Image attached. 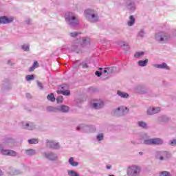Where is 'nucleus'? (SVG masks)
<instances>
[{
	"instance_id": "1",
	"label": "nucleus",
	"mask_w": 176,
	"mask_h": 176,
	"mask_svg": "<svg viewBox=\"0 0 176 176\" xmlns=\"http://www.w3.org/2000/svg\"><path fill=\"white\" fill-rule=\"evenodd\" d=\"M65 20L67 21L68 24L69 25H72V27H76V25H79V20L76 16H75V14L72 12H67L65 14Z\"/></svg>"
},
{
	"instance_id": "2",
	"label": "nucleus",
	"mask_w": 176,
	"mask_h": 176,
	"mask_svg": "<svg viewBox=\"0 0 176 176\" xmlns=\"http://www.w3.org/2000/svg\"><path fill=\"white\" fill-rule=\"evenodd\" d=\"M85 17H87V19H89V20H90V21H92V23L98 21V16L96 13L95 10H85Z\"/></svg>"
},
{
	"instance_id": "3",
	"label": "nucleus",
	"mask_w": 176,
	"mask_h": 176,
	"mask_svg": "<svg viewBox=\"0 0 176 176\" xmlns=\"http://www.w3.org/2000/svg\"><path fill=\"white\" fill-rule=\"evenodd\" d=\"M155 38L158 42H166V41L170 40V36L167 35L166 32H163L157 33Z\"/></svg>"
},
{
	"instance_id": "4",
	"label": "nucleus",
	"mask_w": 176,
	"mask_h": 176,
	"mask_svg": "<svg viewBox=\"0 0 176 176\" xmlns=\"http://www.w3.org/2000/svg\"><path fill=\"white\" fill-rule=\"evenodd\" d=\"M141 168L138 166H129L128 168L127 174L128 175L135 176L140 173Z\"/></svg>"
},
{
	"instance_id": "5",
	"label": "nucleus",
	"mask_w": 176,
	"mask_h": 176,
	"mask_svg": "<svg viewBox=\"0 0 176 176\" xmlns=\"http://www.w3.org/2000/svg\"><path fill=\"white\" fill-rule=\"evenodd\" d=\"M13 18H8L7 16H0V24H9L13 21Z\"/></svg>"
},
{
	"instance_id": "6",
	"label": "nucleus",
	"mask_w": 176,
	"mask_h": 176,
	"mask_svg": "<svg viewBox=\"0 0 176 176\" xmlns=\"http://www.w3.org/2000/svg\"><path fill=\"white\" fill-rule=\"evenodd\" d=\"M2 155H6V156H16L17 153L13 150H1Z\"/></svg>"
},
{
	"instance_id": "7",
	"label": "nucleus",
	"mask_w": 176,
	"mask_h": 176,
	"mask_svg": "<svg viewBox=\"0 0 176 176\" xmlns=\"http://www.w3.org/2000/svg\"><path fill=\"white\" fill-rule=\"evenodd\" d=\"M158 112H160V108H149L147 110V115H155V113H157Z\"/></svg>"
},
{
	"instance_id": "8",
	"label": "nucleus",
	"mask_w": 176,
	"mask_h": 176,
	"mask_svg": "<svg viewBox=\"0 0 176 176\" xmlns=\"http://www.w3.org/2000/svg\"><path fill=\"white\" fill-rule=\"evenodd\" d=\"M47 146H50V148H53L54 149H58V148H59L58 143L53 141L47 142Z\"/></svg>"
},
{
	"instance_id": "9",
	"label": "nucleus",
	"mask_w": 176,
	"mask_h": 176,
	"mask_svg": "<svg viewBox=\"0 0 176 176\" xmlns=\"http://www.w3.org/2000/svg\"><path fill=\"white\" fill-rule=\"evenodd\" d=\"M102 107H104V102L102 101L93 103V107L95 108V109H100V108H102Z\"/></svg>"
},
{
	"instance_id": "10",
	"label": "nucleus",
	"mask_w": 176,
	"mask_h": 176,
	"mask_svg": "<svg viewBox=\"0 0 176 176\" xmlns=\"http://www.w3.org/2000/svg\"><path fill=\"white\" fill-rule=\"evenodd\" d=\"M67 113L69 111V107L68 106L62 105L60 107H58V111Z\"/></svg>"
},
{
	"instance_id": "11",
	"label": "nucleus",
	"mask_w": 176,
	"mask_h": 176,
	"mask_svg": "<svg viewBox=\"0 0 176 176\" xmlns=\"http://www.w3.org/2000/svg\"><path fill=\"white\" fill-rule=\"evenodd\" d=\"M160 160H164V159H167L168 157V152L167 151H162L160 152Z\"/></svg>"
},
{
	"instance_id": "12",
	"label": "nucleus",
	"mask_w": 176,
	"mask_h": 176,
	"mask_svg": "<svg viewBox=\"0 0 176 176\" xmlns=\"http://www.w3.org/2000/svg\"><path fill=\"white\" fill-rule=\"evenodd\" d=\"M39 67V63L38 61L35 60L32 65V67H30V72H33V71H35V68H38Z\"/></svg>"
},
{
	"instance_id": "13",
	"label": "nucleus",
	"mask_w": 176,
	"mask_h": 176,
	"mask_svg": "<svg viewBox=\"0 0 176 176\" xmlns=\"http://www.w3.org/2000/svg\"><path fill=\"white\" fill-rule=\"evenodd\" d=\"M163 144V140L159 138L153 139V145H162Z\"/></svg>"
},
{
	"instance_id": "14",
	"label": "nucleus",
	"mask_w": 176,
	"mask_h": 176,
	"mask_svg": "<svg viewBox=\"0 0 176 176\" xmlns=\"http://www.w3.org/2000/svg\"><path fill=\"white\" fill-rule=\"evenodd\" d=\"M47 99L48 101H51V102H54L56 101V98H54V94L51 93L47 96Z\"/></svg>"
},
{
	"instance_id": "15",
	"label": "nucleus",
	"mask_w": 176,
	"mask_h": 176,
	"mask_svg": "<svg viewBox=\"0 0 176 176\" xmlns=\"http://www.w3.org/2000/svg\"><path fill=\"white\" fill-rule=\"evenodd\" d=\"M69 163L72 166V167H78V166H79V163L74 162V157H72L69 160Z\"/></svg>"
},
{
	"instance_id": "16",
	"label": "nucleus",
	"mask_w": 176,
	"mask_h": 176,
	"mask_svg": "<svg viewBox=\"0 0 176 176\" xmlns=\"http://www.w3.org/2000/svg\"><path fill=\"white\" fill-rule=\"evenodd\" d=\"M134 23H135V19H134V16H133V15H131L129 16V21H128L129 27H131V25H133Z\"/></svg>"
},
{
	"instance_id": "17",
	"label": "nucleus",
	"mask_w": 176,
	"mask_h": 176,
	"mask_svg": "<svg viewBox=\"0 0 176 176\" xmlns=\"http://www.w3.org/2000/svg\"><path fill=\"white\" fill-rule=\"evenodd\" d=\"M117 94H118V96H120V97H122V98H129V94H127V93L118 91Z\"/></svg>"
},
{
	"instance_id": "18",
	"label": "nucleus",
	"mask_w": 176,
	"mask_h": 176,
	"mask_svg": "<svg viewBox=\"0 0 176 176\" xmlns=\"http://www.w3.org/2000/svg\"><path fill=\"white\" fill-rule=\"evenodd\" d=\"M117 111H121L122 113H129V109L127 107H118L117 109Z\"/></svg>"
},
{
	"instance_id": "19",
	"label": "nucleus",
	"mask_w": 176,
	"mask_h": 176,
	"mask_svg": "<svg viewBox=\"0 0 176 176\" xmlns=\"http://www.w3.org/2000/svg\"><path fill=\"white\" fill-rule=\"evenodd\" d=\"M58 94H63V96H71V92L68 90L65 91H58Z\"/></svg>"
},
{
	"instance_id": "20",
	"label": "nucleus",
	"mask_w": 176,
	"mask_h": 176,
	"mask_svg": "<svg viewBox=\"0 0 176 176\" xmlns=\"http://www.w3.org/2000/svg\"><path fill=\"white\" fill-rule=\"evenodd\" d=\"M25 153L28 156H32V155H35V150L32 149V148L28 149L25 151Z\"/></svg>"
},
{
	"instance_id": "21",
	"label": "nucleus",
	"mask_w": 176,
	"mask_h": 176,
	"mask_svg": "<svg viewBox=\"0 0 176 176\" xmlns=\"http://www.w3.org/2000/svg\"><path fill=\"white\" fill-rule=\"evenodd\" d=\"M47 111V112H58V109L57 107H48Z\"/></svg>"
},
{
	"instance_id": "22",
	"label": "nucleus",
	"mask_w": 176,
	"mask_h": 176,
	"mask_svg": "<svg viewBox=\"0 0 176 176\" xmlns=\"http://www.w3.org/2000/svg\"><path fill=\"white\" fill-rule=\"evenodd\" d=\"M148 64V59H145L144 60H139L138 65L140 67H145Z\"/></svg>"
},
{
	"instance_id": "23",
	"label": "nucleus",
	"mask_w": 176,
	"mask_h": 176,
	"mask_svg": "<svg viewBox=\"0 0 176 176\" xmlns=\"http://www.w3.org/2000/svg\"><path fill=\"white\" fill-rule=\"evenodd\" d=\"M47 157L50 160H57V156L54 155V154H49L48 155H47Z\"/></svg>"
},
{
	"instance_id": "24",
	"label": "nucleus",
	"mask_w": 176,
	"mask_h": 176,
	"mask_svg": "<svg viewBox=\"0 0 176 176\" xmlns=\"http://www.w3.org/2000/svg\"><path fill=\"white\" fill-rule=\"evenodd\" d=\"M68 175L69 176H79V173L75 172V170H69Z\"/></svg>"
},
{
	"instance_id": "25",
	"label": "nucleus",
	"mask_w": 176,
	"mask_h": 176,
	"mask_svg": "<svg viewBox=\"0 0 176 176\" xmlns=\"http://www.w3.org/2000/svg\"><path fill=\"white\" fill-rule=\"evenodd\" d=\"M144 144H146V145H153V139L144 140Z\"/></svg>"
},
{
	"instance_id": "26",
	"label": "nucleus",
	"mask_w": 176,
	"mask_h": 176,
	"mask_svg": "<svg viewBox=\"0 0 176 176\" xmlns=\"http://www.w3.org/2000/svg\"><path fill=\"white\" fill-rule=\"evenodd\" d=\"M144 52H136L134 55V57H135L136 58H138L139 57H142V56H144Z\"/></svg>"
},
{
	"instance_id": "27",
	"label": "nucleus",
	"mask_w": 176,
	"mask_h": 176,
	"mask_svg": "<svg viewBox=\"0 0 176 176\" xmlns=\"http://www.w3.org/2000/svg\"><path fill=\"white\" fill-rule=\"evenodd\" d=\"M35 79V76L34 75H28L26 76V80H34Z\"/></svg>"
},
{
	"instance_id": "28",
	"label": "nucleus",
	"mask_w": 176,
	"mask_h": 176,
	"mask_svg": "<svg viewBox=\"0 0 176 176\" xmlns=\"http://www.w3.org/2000/svg\"><path fill=\"white\" fill-rule=\"evenodd\" d=\"M138 126H140V127H142L143 129H146V123L144 122H139Z\"/></svg>"
},
{
	"instance_id": "29",
	"label": "nucleus",
	"mask_w": 176,
	"mask_h": 176,
	"mask_svg": "<svg viewBox=\"0 0 176 176\" xmlns=\"http://www.w3.org/2000/svg\"><path fill=\"white\" fill-rule=\"evenodd\" d=\"M161 69H170V67L167 65V64L163 63L162 64H161Z\"/></svg>"
},
{
	"instance_id": "30",
	"label": "nucleus",
	"mask_w": 176,
	"mask_h": 176,
	"mask_svg": "<svg viewBox=\"0 0 176 176\" xmlns=\"http://www.w3.org/2000/svg\"><path fill=\"white\" fill-rule=\"evenodd\" d=\"M56 101L58 104H60L64 101V98H63V96H59L56 98Z\"/></svg>"
},
{
	"instance_id": "31",
	"label": "nucleus",
	"mask_w": 176,
	"mask_h": 176,
	"mask_svg": "<svg viewBox=\"0 0 176 176\" xmlns=\"http://www.w3.org/2000/svg\"><path fill=\"white\" fill-rule=\"evenodd\" d=\"M97 140H98V141H102V140H104V135L102 133L98 135Z\"/></svg>"
},
{
	"instance_id": "32",
	"label": "nucleus",
	"mask_w": 176,
	"mask_h": 176,
	"mask_svg": "<svg viewBox=\"0 0 176 176\" xmlns=\"http://www.w3.org/2000/svg\"><path fill=\"white\" fill-rule=\"evenodd\" d=\"M29 144H38V139H32L28 140Z\"/></svg>"
},
{
	"instance_id": "33",
	"label": "nucleus",
	"mask_w": 176,
	"mask_h": 176,
	"mask_svg": "<svg viewBox=\"0 0 176 176\" xmlns=\"http://www.w3.org/2000/svg\"><path fill=\"white\" fill-rule=\"evenodd\" d=\"M160 176H170V173L167 171H163L160 173Z\"/></svg>"
},
{
	"instance_id": "34",
	"label": "nucleus",
	"mask_w": 176,
	"mask_h": 176,
	"mask_svg": "<svg viewBox=\"0 0 176 176\" xmlns=\"http://www.w3.org/2000/svg\"><path fill=\"white\" fill-rule=\"evenodd\" d=\"M82 43H84V45L86 44V43L89 44L90 43V39L89 38H82Z\"/></svg>"
},
{
	"instance_id": "35",
	"label": "nucleus",
	"mask_w": 176,
	"mask_h": 176,
	"mask_svg": "<svg viewBox=\"0 0 176 176\" xmlns=\"http://www.w3.org/2000/svg\"><path fill=\"white\" fill-rule=\"evenodd\" d=\"M22 49H23L25 52H28V50H30V45H23V46H22Z\"/></svg>"
},
{
	"instance_id": "36",
	"label": "nucleus",
	"mask_w": 176,
	"mask_h": 176,
	"mask_svg": "<svg viewBox=\"0 0 176 176\" xmlns=\"http://www.w3.org/2000/svg\"><path fill=\"white\" fill-rule=\"evenodd\" d=\"M107 69L108 72H109L110 74L115 72V69L113 67H108Z\"/></svg>"
},
{
	"instance_id": "37",
	"label": "nucleus",
	"mask_w": 176,
	"mask_h": 176,
	"mask_svg": "<svg viewBox=\"0 0 176 176\" xmlns=\"http://www.w3.org/2000/svg\"><path fill=\"white\" fill-rule=\"evenodd\" d=\"M170 144H171L173 146H175V145H176V139L171 140V141H170Z\"/></svg>"
},
{
	"instance_id": "38",
	"label": "nucleus",
	"mask_w": 176,
	"mask_h": 176,
	"mask_svg": "<svg viewBox=\"0 0 176 176\" xmlns=\"http://www.w3.org/2000/svg\"><path fill=\"white\" fill-rule=\"evenodd\" d=\"M95 75H96V76H101L102 74L98 71H96Z\"/></svg>"
},
{
	"instance_id": "39",
	"label": "nucleus",
	"mask_w": 176,
	"mask_h": 176,
	"mask_svg": "<svg viewBox=\"0 0 176 176\" xmlns=\"http://www.w3.org/2000/svg\"><path fill=\"white\" fill-rule=\"evenodd\" d=\"M144 34H145V33L142 30L139 32V36L142 37V36H144Z\"/></svg>"
},
{
	"instance_id": "40",
	"label": "nucleus",
	"mask_w": 176,
	"mask_h": 176,
	"mask_svg": "<svg viewBox=\"0 0 176 176\" xmlns=\"http://www.w3.org/2000/svg\"><path fill=\"white\" fill-rule=\"evenodd\" d=\"M71 36H73L74 38H75V36H76L78 35V33L76 32H72L70 33Z\"/></svg>"
},
{
	"instance_id": "41",
	"label": "nucleus",
	"mask_w": 176,
	"mask_h": 176,
	"mask_svg": "<svg viewBox=\"0 0 176 176\" xmlns=\"http://www.w3.org/2000/svg\"><path fill=\"white\" fill-rule=\"evenodd\" d=\"M82 68H89V66L87 65V63H85V64L82 65Z\"/></svg>"
},
{
	"instance_id": "42",
	"label": "nucleus",
	"mask_w": 176,
	"mask_h": 176,
	"mask_svg": "<svg viewBox=\"0 0 176 176\" xmlns=\"http://www.w3.org/2000/svg\"><path fill=\"white\" fill-rule=\"evenodd\" d=\"M155 67L156 68H160V69H162L161 65L157 64V65H155Z\"/></svg>"
},
{
	"instance_id": "43",
	"label": "nucleus",
	"mask_w": 176,
	"mask_h": 176,
	"mask_svg": "<svg viewBox=\"0 0 176 176\" xmlns=\"http://www.w3.org/2000/svg\"><path fill=\"white\" fill-rule=\"evenodd\" d=\"M18 173L16 170H14L12 173H11L12 175H17Z\"/></svg>"
},
{
	"instance_id": "44",
	"label": "nucleus",
	"mask_w": 176,
	"mask_h": 176,
	"mask_svg": "<svg viewBox=\"0 0 176 176\" xmlns=\"http://www.w3.org/2000/svg\"><path fill=\"white\" fill-rule=\"evenodd\" d=\"M107 170H111L112 168L111 166L107 165Z\"/></svg>"
},
{
	"instance_id": "45",
	"label": "nucleus",
	"mask_w": 176,
	"mask_h": 176,
	"mask_svg": "<svg viewBox=\"0 0 176 176\" xmlns=\"http://www.w3.org/2000/svg\"><path fill=\"white\" fill-rule=\"evenodd\" d=\"M3 175V173H2V170H0V176Z\"/></svg>"
},
{
	"instance_id": "46",
	"label": "nucleus",
	"mask_w": 176,
	"mask_h": 176,
	"mask_svg": "<svg viewBox=\"0 0 176 176\" xmlns=\"http://www.w3.org/2000/svg\"><path fill=\"white\" fill-rule=\"evenodd\" d=\"M25 126H26V127H29V126H30V124L27 123V124H25Z\"/></svg>"
},
{
	"instance_id": "47",
	"label": "nucleus",
	"mask_w": 176,
	"mask_h": 176,
	"mask_svg": "<svg viewBox=\"0 0 176 176\" xmlns=\"http://www.w3.org/2000/svg\"><path fill=\"white\" fill-rule=\"evenodd\" d=\"M38 86H42V84L41 82H38Z\"/></svg>"
},
{
	"instance_id": "48",
	"label": "nucleus",
	"mask_w": 176,
	"mask_h": 176,
	"mask_svg": "<svg viewBox=\"0 0 176 176\" xmlns=\"http://www.w3.org/2000/svg\"><path fill=\"white\" fill-rule=\"evenodd\" d=\"M104 74H107V72H108V71H107V70H104Z\"/></svg>"
},
{
	"instance_id": "49",
	"label": "nucleus",
	"mask_w": 176,
	"mask_h": 176,
	"mask_svg": "<svg viewBox=\"0 0 176 176\" xmlns=\"http://www.w3.org/2000/svg\"><path fill=\"white\" fill-rule=\"evenodd\" d=\"M79 129H80V127L78 126V127H77V130H79Z\"/></svg>"
},
{
	"instance_id": "50",
	"label": "nucleus",
	"mask_w": 176,
	"mask_h": 176,
	"mask_svg": "<svg viewBox=\"0 0 176 176\" xmlns=\"http://www.w3.org/2000/svg\"><path fill=\"white\" fill-rule=\"evenodd\" d=\"M28 130H32V128L30 127V128L28 129Z\"/></svg>"
},
{
	"instance_id": "51",
	"label": "nucleus",
	"mask_w": 176,
	"mask_h": 176,
	"mask_svg": "<svg viewBox=\"0 0 176 176\" xmlns=\"http://www.w3.org/2000/svg\"><path fill=\"white\" fill-rule=\"evenodd\" d=\"M109 176H115V175H109Z\"/></svg>"
},
{
	"instance_id": "52",
	"label": "nucleus",
	"mask_w": 176,
	"mask_h": 176,
	"mask_svg": "<svg viewBox=\"0 0 176 176\" xmlns=\"http://www.w3.org/2000/svg\"><path fill=\"white\" fill-rule=\"evenodd\" d=\"M99 69H102V68H100Z\"/></svg>"
},
{
	"instance_id": "53",
	"label": "nucleus",
	"mask_w": 176,
	"mask_h": 176,
	"mask_svg": "<svg viewBox=\"0 0 176 176\" xmlns=\"http://www.w3.org/2000/svg\"><path fill=\"white\" fill-rule=\"evenodd\" d=\"M33 124H31V126H32Z\"/></svg>"
},
{
	"instance_id": "54",
	"label": "nucleus",
	"mask_w": 176,
	"mask_h": 176,
	"mask_svg": "<svg viewBox=\"0 0 176 176\" xmlns=\"http://www.w3.org/2000/svg\"><path fill=\"white\" fill-rule=\"evenodd\" d=\"M0 148H1V145H0Z\"/></svg>"
}]
</instances>
